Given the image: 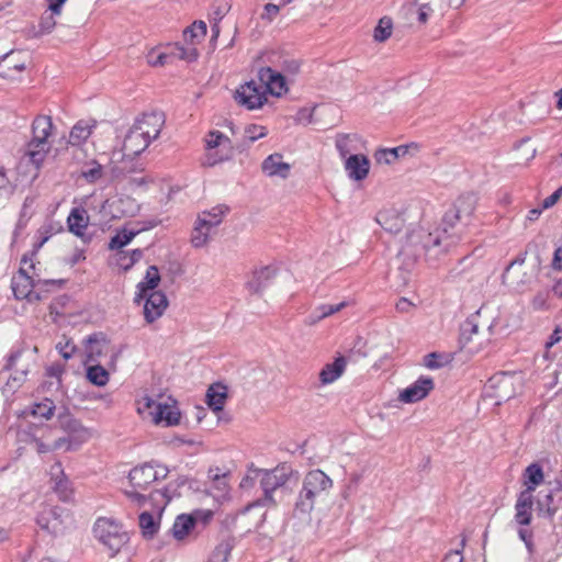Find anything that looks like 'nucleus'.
I'll return each mask as SVG.
<instances>
[{
  "label": "nucleus",
  "instance_id": "nucleus-1",
  "mask_svg": "<svg viewBox=\"0 0 562 562\" xmlns=\"http://www.w3.org/2000/svg\"><path fill=\"white\" fill-rule=\"evenodd\" d=\"M37 248L25 254L21 259V267L18 274L13 276L11 288L16 300H26L30 303H35L46 299V293L54 288H61L66 279H38L35 281L29 274V270H35V259Z\"/></svg>",
  "mask_w": 562,
  "mask_h": 562
},
{
  "label": "nucleus",
  "instance_id": "nucleus-2",
  "mask_svg": "<svg viewBox=\"0 0 562 562\" xmlns=\"http://www.w3.org/2000/svg\"><path fill=\"white\" fill-rule=\"evenodd\" d=\"M258 78L259 82L254 80L246 82L235 92L236 102L248 110L261 108L267 101V91L272 95L281 97L288 90L283 75L270 67L261 68Z\"/></svg>",
  "mask_w": 562,
  "mask_h": 562
},
{
  "label": "nucleus",
  "instance_id": "nucleus-3",
  "mask_svg": "<svg viewBox=\"0 0 562 562\" xmlns=\"http://www.w3.org/2000/svg\"><path fill=\"white\" fill-rule=\"evenodd\" d=\"M250 471L255 472L256 475H260L262 496L249 504L248 509L251 507H276L278 503L273 492L284 487L292 480L293 475L297 476V472L286 462L280 463L273 469H259L254 463H250Z\"/></svg>",
  "mask_w": 562,
  "mask_h": 562
},
{
  "label": "nucleus",
  "instance_id": "nucleus-4",
  "mask_svg": "<svg viewBox=\"0 0 562 562\" xmlns=\"http://www.w3.org/2000/svg\"><path fill=\"white\" fill-rule=\"evenodd\" d=\"M331 486V479L322 470L310 471L304 476L294 510L303 515H308L313 510L316 499L326 495Z\"/></svg>",
  "mask_w": 562,
  "mask_h": 562
},
{
  "label": "nucleus",
  "instance_id": "nucleus-5",
  "mask_svg": "<svg viewBox=\"0 0 562 562\" xmlns=\"http://www.w3.org/2000/svg\"><path fill=\"white\" fill-rule=\"evenodd\" d=\"M53 130L54 124L49 115H37L32 122V138L26 144L24 156L36 168H40L50 150L49 137Z\"/></svg>",
  "mask_w": 562,
  "mask_h": 562
},
{
  "label": "nucleus",
  "instance_id": "nucleus-6",
  "mask_svg": "<svg viewBox=\"0 0 562 562\" xmlns=\"http://www.w3.org/2000/svg\"><path fill=\"white\" fill-rule=\"evenodd\" d=\"M228 212L229 207L225 204H218L211 210L200 212L191 234L192 246H204L214 241L218 226Z\"/></svg>",
  "mask_w": 562,
  "mask_h": 562
},
{
  "label": "nucleus",
  "instance_id": "nucleus-7",
  "mask_svg": "<svg viewBox=\"0 0 562 562\" xmlns=\"http://www.w3.org/2000/svg\"><path fill=\"white\" fill-rule=\"evenodd\" d=\"M94 538L109 551L111 558L115 557L130 541L127 531L117 520L99 517L92 528Z\"/></svg>",
  "mask_w": 562,
  "mask_h": 562
},
{
  "label": "nucleus",
  "instance_id": "nucleus-8",
  "mask_svg": "<svg viewBox=\"0 0 562 562\" xmlns=\"http://www.w3.org/2000/svg\"><path fill=\"white\" fill-rule=\"evenodd\" d=\"M206 149L213 150L220 148L217 151H210L206 155L204 165L213 167L220 162L228 160L233 155V145L231 139L218 131H211L205 137Z\"/></svg>",
  "mask_w": 562,
  "mask_h": 562
},
{
  "label": "nucleus",
  "instance_id": "nucleus-9",
  "mask_svg": "<svg viewBox=\"0 0 562 562\" xmlns=\"http://www.w3.org/2000/svg\"><path fill=\"white\" fill-rule=\"evenodd\" d=\"M514 374L498 372L491 376L484 387L485 396L495 398L496 404L506 402L515 396Z\"/></svg>",
  "mask_w": 562,
  "mask_h": 562
},
{
  "label": "nucleus",
  "instance_id": "nucleus-10",
  "mask_svg": "<svg viewBox=\"0 0 562 562\" xmlns=\"http://www.w3.org/2000/svg\"><path fill=\"white\" fill-rule=\"evenodd\" d=\"M89 200L90 198L87 196L78 205H75L67 217L68 232L79 237L83 244L91 241L87 233L90 222L87 209Z\"/></svg>",
  "mask_w": 562,
  "mask_h": 562
},
{
  "label": "nucleus",
  "instance_id": "nucleus-11",
  "mask_svg": "<svg viewBox=\"0 0 562 562\" xmlns=\"http://www.w3.org/2000/svg\"><path fill=\"white\" fill-rule=\"evenodd\" d=\"M138 211V205L131 196H116L103 201L100 213L104 220L132 216Z\"/></svg>",
  "mask_w": 562,
  "mask_h": 562
},
{
  "label": "nucleus",
  "instance_id": "nucleus-12",
  "mask_svg": "<svg viewBox=\"0 0 562 562\" xmlns=\"http://www.w3.org/2000/svg\"><path fill=\"white\" fill-rule=\"evenodd\" d=\"M21 350L11 352L10 356L8 357L5 366L0 371V379L5 380V387L9 392H14L15 390H18L25 381L27 374L26 369H15L16 361L21 357Z\"/></svg>",
  "mask_w": 562,
  "mask_h": 562
},
{
  "label": "nucleus",
  "instance_id": "nucleus-13",
  "mask_svg": "<svg viewBox=\"0 0 562 562\" xmlns=\"http://www.w3.org/2000/svg\"><path fill=\"white\" fill-rule=\"evenodd\" d=\"M476 206L474 194L459 196L451 207L443 215V225L451 224V218L463 220L467 223L472 216Z\"/></svg>",
  "mask_w": 562,
  "mask_h": 562
},
{
  "label": "nucleus",
  "instance_id": "nucleus-14",
  "mask_svg": "<svg viewBox=\"0 0 562 562\" xmlns=\"http://www.w3.org/2000/svg\"><path fill=\"white\" fill-rule=\"evenodd\" d=\"M146 406L148 408L154 407L151 414L154 416V422L157 425L164 423L165 426L170 427L178 425L180 422L181 414L176 406V402H173V404L156 403L154 400L148 397Z\"/></svg>",
  "mask_w": 562,
  "mask_h": 562
},
{
  "label": "nucleus",
  "instance_id": "nucleus-15",
  "mask_svg": "<svg viewBox=\"0 0 562 562\" xmlns=\"http://www.w3.org/2000/svg\"><path fill=\"white\" fill-rule=\"evenodd\" d=\"M165 124V115L162 112L154 111L144 113L137 117L133 124L140 133H143L150 140L156 139Z\"/></svg>",
  "mask_w": 562,
  "mask_h": 562
},
{
  "label": "nucleus",
  "instance_id": "nucleus-16",
  "mask_svg": "<svg viewBox=\"0 0 562 562\" xmlns=\"http://www.w3.org/2000/svg\"><path fill=\"white\" fill-rule=\"evenodd\" d=\"M50 480L53 482V491L58 496L59 501L68 503L74 497V487L70 480L65 474L61 463L55 462L50 467Z\"/></svg>",
  "mask_w": 562,
  "mask_h": 562
},
{
  "label": "nucleus",
  "instance_id": "nucleus-17",
  "mask_svg": "<svg viewBox=\"0 0 562 562\" xmlns=\"http://www.w3.org/2000/svg\"><path fill=\"white\" fill-rule=\"evenodd\" d=\"M25 66L26 56L22 52H10L0 60V77L16 80Z\"/></svg>",
  "mask_w": 562,
  "mask_h": 562
},
{
  "label": "nucleus",
  "instance_id": "nucleus-18",
  "mask_svg": "<svg viewBox=\"0 0 562 562\" xmlns=\"http://www.w3.org/2000/svg\"><path fill=\"white\" fill-rule=\"evenodd\" d=\"M143 300L144 317L149 324L161 317L168 306L167 296L162 291L148 292Z\"/></svg>",
  "mask_w": 562,
  "mask_h": 562
},
{
  "label": "nucleus",
  "instance_id": "nucleus-19",
  "mask_svg": "<svg viewBox=\"0 0 562 562\" xmlns=\"http://www.w3.org/2000/svg\"><path fill=\"white\" fill-rule=\"evenodd\" d=\"M434 387L435 383L430 376H420L401 391L398 400L403 403H416L425 398Z\"/></svg>",
  "mask_w": 562,
  "mask_h": 562
},
{
  "label": "nucleus",
  "instance_id": "nucleus-20",
  "mask_svg": "<svg viewBox=\"0 0 562 562\" xmlns=\"http://www.w3.org/2000/svg\"><path fill=\"white\" fill-rule=\"evenodd\" d=\"M160 477L154 463H144L130 471L128 480L133 487L146 490L153 482Z\"/></svg>",
  "mask_w": 562,
  "mask_h": 562
},
{
  "label": "nucleus",
  "instance_id": "nucleus-21",
  "mask_svg": "<svg viewBox=\"0 0 562 562\" xmlns=\"http://www.w3.org/2000/svg\"><path fill=\"white\" fill-rule=\"evenodd\" d=\"M278 274V268L274 266H265L252 272L251 279L246 283V288L252 294H261L270 286Z\"/></svg>",
  "mask_w": 562,
  "mask_h": 562
},
{
  "label": "nucleus",
  "instance_id": "nucleus-22",
  "mask_svg": "<svg viewBox=\"0 0 562 562\" xmlns=\"http://www.w3.org/2000/svg\"><path fill=\"white\" fill-rule=\"evenodd\" d=\"M57 423L59 428L75 440L85 441L89 437L88 429L67 408L58 414Z\"/></svg>",
  "mask_w": 562,
  "mask_h": 562
},
{
  "label": "nucleus",
  "instance_id": "nucleus-23",
  "mask_svg": "<svg viewBox=\"0 0 562 562\" xmlns=\"http://www.w3.org/2000/svg\"><path fill=\"white\" fill-rule=\"evenodd\" d=\"M376 222L385 232L390 234H397L405 225V217L401 210L390 207L378 213Z\"/></svg>",
  "mask_w": 562,
  "mask_h": 562
},
{
  "label": "nucleus",
  "instance_id": "nucleus-24",
  "mask_svg": "<svg viewBox=\"0 0 562 562\" xmlns=\"http://www.w3.org/2000/svg\"><path fill=\"white\" fill-rule=\"evenodd\" d=\"M150 142L143 133L132 126L124 138L122 156H137L149 146Z\"/></svg>",
  "mask_w": 562,
  "mask_h": 562
},
{
  "label": "nucleus",
  "instance_id": "nucleus-25",
  "mask_svg": "<svg viewBox=\"0 0 562 562\" xmlns=\"http://www.w3.org/2000/svg\"><path fill=\"white\" fill-rule=\"evenodd\" d=\"M345 170L351 180L361 181L369 175L370 160L361 154L349 155L345 159Z\"/></svg>",
  "mask_w": 562,
  "mask_h": 562
},
{
  "label": "nucleus",
  "instance_id": "nucleus-26",
  "mask_svg": "<svg viewBox=\"0 0 562 562\" xmlns=\"http://www.w3.org/2000/svg\"><path fill=\"white\" fill-rule=\"evenodd\" d=\"M262 172L270 177H278L281 179H286L291 171V165L283 161V156L281 154L274 153L269 155L261 164Z\"/></svg>",
  "mask_w": 562,
  "mask_h": 562
},
{
  "label": "nucleus",
  "instance_id": "nucleus-27",
  "mask_svg": "<svg viewBox=\"0 0 562 562\" xmlns=\"http://www.w3.org/2000/svg\"><path fill=\"white\" fill-rule=\"evenodd\" d=\"M532 494L520 492L515 504V520L520 526H528L532 520Z\"/></svg>",
  "mask_w": 562,
  "mask_h": 562
},
{
  "label": "nucleus",
  "instance_id": "nucleus-28",
  "mask_svg": "<svg viewBox=\"0 0 562 562\" xmlns=\"http://www.w3.org/2000/svg\"><path fill=\"white\" fill-rule=\"evenodd\" d=\"M160 282V274L156 266H149L143 281L137 284V292L134 302L139 304L148 292L156 291Z\"/></svg>",
  "mask_w": 562,
  "mask_h": 562
},
{
  "label": "nucleus",
  "instance_id": "nucleus-29",
  "mask_svg": "<svg viewBox=\"0 0 562 562\" xmlns=\"http://www.w3.org/2000/svg\"><path fill=\"white\" fill-rule=\"evenodd\" d=\"M95 126L97 121L92 119L78 121L70 131L69 144L72 146L82 145L90 137Z\"/></svg>",
  "mask_w": 562,
  "mask_h": 562
},
{
  "label": "nucleus",
  "instance_id": "nucleus-30",
  "mask_svg": "<svg viewBox=\"0 0 562 562\" xmlns=\"http://www.w3.org/2000/svg\"><path fill=\"white\" fill-rule=\"evenodd\" d=\"M87 362H95L103 353V347L106 345V337L103 333H93L83 340Z\"/></svg>",
  "mask_w": 562,
  "mask_h": 562
},
{
  "label": "nucleus",
  "instance_id": "nucleus-31",
  "mask_svg": "<svg viewBox=\"0 0 562 562\" xmlns=\"http://www.w3.org/2000/svg\"><path fill=\"white\" fill-rule=\"evenodd\" d=\"M411 149H417V145H401L394 148H381L374 153V159L378 164L391 165L400 157L406 156Z\"/></svg>",
  "mask_w": 562,
  "mask_h": 562
},
{
  "label": "nucleus",
  "instance_id": "nucleus-32",
  "mask_svg": "<svg viewBox=\"0 0 562 562\" xmlns=\"http://www.w3.org/2000/svg\"><path fill=\"white\" fill-rule=\"evenodd\" d=\"M346 368V359L342 356L335 358L330 363L324 366L319 372V380L323 385L330 384L341 376Z\"/></svg>",
  "mask_w": 562,
  "mask_h": 562
},
{
  "label": "nucleus",
  "instance_id": "nucleus-33",
  "mask_svg": "<svg viewBox=\"0 0 562 562\" xmlns=\"http://www.w3.org/2000/svg\"><path fill=\"white\" fill-rule=\"evenodd\" d=\"M226 398L227 387L221 383L211 385L206 392V404L215 413L223 411Z\"/></svg>",
  "mask_w": 562,
  "mask_h": 562
},
{
  "label": "nucleus",
  "instance_id": "nucleus-34",
  "mask_svg": "<svg viewBox=\"0 0 562 562\" xmlns=\"http://www.w3.org/2000/svg\"><path fill=\"white\" fill-rule=\"evenodd\" d=\"M524 484L526 488L522 492H529L532 494L538 485L543 482L544 474L539 463L529 464L524 471Z\"/></svg>",
  "mask_w": 562,
  "mask_h": 562
},
{
  "label": "nucleus",
  "instance_id": "nucleus-35",
  "mask_svg": "<svg viewBox=\"0 0 562 562\" xmlns=\"http://www.w3.org/2000/svg\"><path fill=\"white\" fill-rule=\"evenodd\" d=\"M196 524V518L193 515H179L171 528L172 536L177 540L184 539L189 532L194 528Z\"/></svg>",
  "mask_w": 562,
  "mask_h": 562
},
{
  "label": "nucleus",
  "instance_id": "nucleus-36",
  "mask_svg": "<svg viewBox=\"0 0 562 562\" xmlns=\"http://www.w3.org/2000/svg\"><path fill=\"white\" fill-rule=\"evenodd\" d=\"M480 314V310L474 314L470 315L460 326L459 344L461 348H464L471 340L472 335L477 333L479 325L476 323V316Z\"/></svg>",
  "mask_w": 562,
  "mask_h": 562
},
{
  "label": "nucleus",
  "instance_id": "nucleus-37",
  "mask_svg": "<svg viewBox=\"0 0 562 562\" xmlns=\"http://www.w3.org/2000/svg\"><path fill=\"white\" fill-rule=\"evenodd\" d=\"M460 222V223H464L463 220H456V218H451V224H446L443 225V220L441 221V225L440 227L437 229V232L435 233V235L432 233H429V237H431V243L434 244V246H439L440 244L442 243H446V244H453L454 240H453V234L452 233H449L450 229H453L454 228V225Z\"/></svg>",
  "mask_w": 562,
  "mask_h": 562
},
{
  "label": "nucleus",
  "instance_id": "nucleus-38",
  "mask_svg": "<svg viewBox=\"0 0 562 562\" xmlns=\"http://www.w3.org/2000/svg\"><path fill=\"white\" fill-rule=\"evenodd\" d=\"M360 140L357 134H339L336 138V148L341 158L346 159L351 151L358 150L356 143Z\"/></svg>",
  "mask_w": 562,
  "mask_h": 562
},
{
  "label": "nucleus",
  "instance_id": "nucleus-39",
  "mask_svg": "<svg viewBox=\"0 0 562 562\" xmlns=\"http://www.w3.org/2000/svg\"><path fill=\"white\" fill-rule=\"evenodd\" d=\"M142 535L146 539H153L159 529V521L149 512H143L138 517Z\"/></svg>",
  "mask_w": 562,
  "mask_h": 562
},
{
  "label": "nucleus",
  "instance_id": "nucleus-40",
  "mask_svg": "<svg viewBox=\"0 0 562 562\" xmlns=\"http://www.w3.org/2000/svg\"><path fill=\"white\" fill-rule=\"evenodd\" d=\"M86 376L90 383L97 386H104L109 382V372L100 363L87 367Z\"/></svg>",
  "mask_w": 562,
  "mask_h": 562
},
{
  "label": "nucleus",
  "instance_id": "nucleus-41",
  "mask_svg": "<svg viewBox=\"0 0 562 562\" xmlns=\"http://www.w3.org/2000/svg\"><path fill=\"white\" fill-rule=\"evenodd\" d=\"M231 9L228 0H216L212 7V31L213 37L218 36L220 27L218 22L227 14Z\"/></svg>",
  "mask_w": 562,
  "mask_h": 562
},
{
  "label": "nucleus",
  "instance_id": "nucleus-42",
  "mask_svg": "<svg viewBox=\"0 0 562 562\" xmlns=\"http://www.w3.org/2000/svg\"><path fill=\"white\" fill-rule=\"evenodd\" d=\"M47 512L52 515L49 516L52 526H49V533L53 536H58L64 530V516L66 514V509L59 506L47 507Z\"/></svg>",
  "mask_w": 562,
  "mask_h": 562
},
{
  "label": "nucleus",
  "instance_id": "nucleus-43",
  "mask_svg": "<svg viewBox=\"0 0 562 562\" xmlns=\"http://www.w3.org/2000/svg\"><path fill=\"white\" fill-rule=\"evenodd\" d=\"M206 34V24L203 21H195L191 26L183 31V38L186 43L193 45L195 40H201Z\"/></svg>",
  "mask_w": 562,
  "mask_h": 562
},
{
  "label": "nucleus",
  "instance_id": "nucleus-44",
  "mask_svg": "<svg viewBox=\"0 0 562 562\" xmlns=\"http://www.w3.org/2000/svg\"><path fill=\"white\" fill-rule=\"evenodd\" d=\"M111 249L115 250L109 259L111 266L119 267L123 271H127L133 267V260L130 259L128 251H126L124 248Z\"/></svg>",
  "mask_w": 562,
  "mask_h": 562
},
{
  "label": "nucleus",
  "instance_id": "nucleus-45",
  "mask_svg": "<svg viewBox=\"0 0 562 562\" xmlns=\"http://www.w3.org/2000/svg\"><path fill=\"white\" fill-rule=\"evenodd\" d=\"M346 306V302H340L338 304H323L319 305L312 314V323H316L325 317H328Z\"/></svg>",
  "mask_w": 562,
  "mask_h": 562
},
{
  "label": "nucleus",
  "instance_id": "nucleus-46",
  "mask_svg": "<svg viewBox=\"0 0 562 562\" xmlns=\"http://www.w3.org/2000/svg\"><path fill=\"white\" fill-rule=\"evenodd\" d=\"M139 233L140 229L124 227L123 229L117 231L115 235L111 237V240L108 246H126Z\"/></svg>",
  "mask_w": 562,
  "mask_h": 562
},
{
  "label": "nucleus",
  "instance_id": "nucleus-47",
  "mask_svg": "<svg viewBox=\"0 0 562 562\" xmlns=\"http://www.w3.org/2000/svg\"><path fill=\"white\" fill-rule=\"evenodd\" d=\"M170 57H176L187 61H193L198 58V50L193 46L184 47L180 44L170 46Z\"/></svg>",
  "mask_w": 562,
  "mask_h": 562
},
{
  "label": "nucleus",
  "instance_id": "nucleus-48",
  "mask_svg": "<svg viewBox=\"0 0 562 562\" xmlns=\"http://www.w3.org/2000/svg\"><path fill=\"white\" fill-rule=\"evenodd\" d=\"M392 30V20L387 16H383L374 29L373 37L376 42H385L391 36Z\"/></svg>",
  "mask_w": 562,
  "mask_h": 562
},
{
  "label": "nucleus",
  "instance_id": "nucleus-49",
  "mask_svg": "<svg viewBox=\"0 0 562 562\" xmlns=\"http://www.w3.org/2000/svg\"><path fill=\"white\" fill-rule=\"evenodd\" d=\"M55 404L52 400L45 398L43 402L35 403L32 407L31 414L35 417H43L50 419L55 412Z\"/></svg>",
  "mask_w": 562,
  "mask_h": 562
},
{
  "label": "nucleus",
  "instance_id": "nucleus-50",
  "mask_svg": "<svg viewBox=\"0 0 562 562\" xmlns=\"http://www.w3.org/2000/svg\"><path fill=\"white\" fill-rule=\"evenodd\" d=\"M102 175L103 168L95 160H92L89 164H87L81 171V177H83L90 183H93L97 180H99L102 177Z\"/></svg>",
  "mask_w": 562,
  "mask_h": 562
},
{
  "label": "nucleus",
  "instance_id": "nucleus-51",
  "mask_svg": "<svg viewBox=\"0 0 562 562\" xmlns=\"http://www.w3.org/2000/svg\"><path fill=\"white\" fill-rule=\"evenodd\" d=\"M189 482V477L181 475L176 481L169 483L167 487L164 488V491H156L153 493L149 497H154L155 494L162 496L166 501L165 504H168L172 496L169 494V492L172 490L176 492L179 487L184 486Z\"/></svg>",
  "mask_w": 562,
  "mask_h": 562
},
{
  "label": "nucleus",
  "instance_id": "nucleus-52",
  "mask_svg": "<svg viewBox=\"0 0 562 562\" xmlns=\"http://www.w3.org/2000/svg\"><path fill=\"white\" fill-rule=\"evenodd\" d=\"M267 135V128L261 125L250 124L245 127L244 137L245 140L254 143Z\"/></svg>",
  "mask_w": 562,
  "mask_h": 562
},
{
  "label": "nucleus",
  "instance_id": "nucleus-53",
  "mask_svg": "<svg viewBox=\"0 0 562 562\" xmlns=\"http://www.w3.org/2000/svg\"><path fill=\"white\" fill-rule=\"evenodd\" d=\"M232 547L228 542H221L214 549L210 562H227L231 555Z\"/></svg>",
  "mask_w": 562,
  "mask_h": 562
},
{
  "label": "nucleus",
  "instance_id": "nucleus-54",
  "mask_svg": "<svg viewBox=\"0 0 562 562\" xmlns=\"http://www.w3.org/2000/svg\"><path fill=\"white\" fill-rule=\"evenodd\" d=\"M226 475V473H221L218 468H210L207 472V476L214 483V487L221 492L227 490Z\"/></svg>",
  "mask_w": 562,
  "mask_h": 562
},
{
  "label": "nucleus",
  "instance_id": "nucleus-55",
  "mask_svg": "<svg viewBox=\"0 0 562 562\" xmlns=\"http://www.w3.org/2000/svg\"><path fill=\"white\" fill-rule=\"evenodd\" d=\"M415 5L417 7L418 21L426 23L430 13L435 11L431 7V0H415Z\"/></svg>",
  "mask_w": 562,
  "mask_h": 562
},
{
  "label": "nucleus",
  "instance_id": "nucleus-56",
  "mask_svg": "<svg viewBox=\"0 0 562 562\" xmlns=\"http://www.w3.org/2000/svg\"><path fill=\"white\" fill-rule=\"evenodd\" d=\"M442 355L438 352H430L424 357V366L428 369H440L443 363L441 362Z\"/></svg>",
  "mask_w": 562,
  "mask_h": 562
},
{
  "label": "nucleus",
  "instance_id": "nucleus-57",
  "mask_svg": "<svg viewBox=\"0 0 562 562\" xmlns=\"http://www.w3.org/2000/svg\"><path fill=\"white\" fill-rule=\"evenodd\" d=\"M13 191V186L7 176V170L0 165V195H8Z\"/></svg>",
  "mask_w": 562,
  "mask_h": 562
},
{
  "label": "nucleus",
  "instance_id": "nucleus-58",
  "mask_svg": "<svg viewBox=\"0 0 562 562\" xmlns=\"http://www.w3.org/2000/svg\"><path fill=\"white\" fill-rule=\"evenodd\" d=\"M315 108L316 106L300 109L296 113L295 121L304 125L311 124L313 122V113Z\"/></svg>",
  "mask_w": 562,
  "mask_h": 562
},
{
  "label": "nucleus",
  "instance_id": "nucleus-59",
  "mask_svg": "<svg viewBox=\"0 0 562 562\" xmlns=\"http://www.w3.org/2000/svg\"><path fill=\"white\" fill-rule=\"evenodd\" d=\"M57 349L65 360H69L77 350V347L74 342L67 340L65 344L59 342Z\"/></svg>",
  "mask_w": 562,
  "mask_h": 562
},
{
  "label": "nucleus",
  "instance_id": "nucleus-60",
  "mask_svg": "<svg viewBox=\"0 0 562 562\" xmlns=\"http://www.w3.org/2000/svg\"><path fill=\"white\" fill-rule=\"evenodd\" d=\"M257 479L260 480V475H256L255 472L250 471V464H249L247 468V474L245 475V477H243V480L240 482V488H243V490L252 488L255 486Z\"/></svg>",
  "mask_w": 562,
  "mask_h": 562
},
{
  "label": "nucleus",
  "instance_id": "nucleus-61",
  "mask_svg": "<svg viewBox=\"0 0 562 562\" xmlns=\"http://www.w3.org/2000/svg\"><path fill=\"white\" fill-rule=\"evenodd\" d=\"M52 514L47 512V508H44L43 510H41L37 515V518H36V522L37 525L46 530L48 533H49V526H52V522H50V516Z\"/></svg>",
  "mask_w": 562,
  "mask_h": 562
},
{
  "label": "nucleus",
  "instance_id": "nucleus-62",
  "mask_svg": "<svg viewBox=\"0 0 562 562\" xmlns=\"http://www.w3.org/2000/svg\"><path fill=\"white\" fill-rule=\"evenodd\" d=\"M562 196V187L555 190L551 195L547 196L542 202V209L547 210L552 207Z\"/></svg>",
  "mask_w": 562,
  "mask_h": 562
},
{
  "label": "nucleus",
  "instance_id": "nucleus-63",
  "mask_svg": "<svg viewBox=\"0 0 562 562\" xmlns=\"http://www.w3.org/2000/svg\"><path fill=\"white\" fill-rule=\"evenodd\" d=\"M54 15L52 12L48 15H44L41 20V31L44 33H49L54 26L56 25V21L54 19Z\"/></svg>",
  "mask_w": 562,
  "mask_h": 562
},
{
  "label": "nucleus",
  "instance_id": "nucleus-64",
  "mask_svg": "<svg viewBox=\"0 0 562 562\" xmlns=\"http://www.w3.org/2000/svg\"><path fill=\"white\" fill-rule=\"evenodd\" d=\"M415 306L414 303H412L406 297H401L396 304H395V308L398 313H405V314H408L412 312L413 307Z\"/></svg>",
  "mask_w": 562,
  "mask_h": 562
}]
</instances>
